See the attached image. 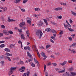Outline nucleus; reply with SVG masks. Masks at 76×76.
<instances>
[{"mask_svg":"<svg viewBox=\"0 0 76 76\" xmlns=\"http://www.w3.org/2000/svg\"><path fill=\"white\" fill-rule=\"evenodd\" d=\"M36 34L37 35V36H39V39H41V38L43 34H42V31H41V30H37Z\"/></svg>","mask_w":76,"mask_h":76,"instance_id":"obj_1","label":"nucleus"},{"mask_svg":"<svg viewBox=\"0 0 76 76\" xmlns=\"http://www.w3.org/2000/svg\"><path fill=\"white\" fill-rule=\"evenodd\" d=\"M3 32L6 35H9V31L7 30H4L3 31Z\"/></svg>","mask_w":76,"mask_h":76,"instance_id":"obj_2","label":"nucleus"},{"mask_svg":"<svg viewBox=\"0 0 76 76\" xmlns=\"http://www.w3.org/2000/svg\"><path fill=\"white\" fill-rule=\"evenodd\" d=\"M26 19L27 20V23H29V25H31V21H30V20H31V18H27Z\"/></svg>","mask_w":76,"mask_h":76,"instance_id":"obj_3","label":"nucleus"},{"mask_svg":"<svg viewBox=\"0 0 76 76\" xmlns=\"http://www.w3.org/2000/svg\"><path fill=\"white\" fill-rule=\"evenodd\" d=\"M40 54L41 55H42V56L44 57V58H43V60H45V59H46V58H47V56H45V53H44L42 52Z\"/></svg>","mask_w":76,"mask_h":76,"instance_id":"obj_4","label":"nucleus"},{"mask_svg":"<svg viewBox=\"0 0 76 76\" xmlns=\"http://www.w3.org/2000/svg\"><path fill=\"white\" fill-rule=\"evenodd\" d=\"M33 47L35 48V50H36L37 51V55H38V56L40 58L41 57V56H40V55H39V52H38V51L37 50V48H36V46L35 45L33 46Z\"/></svg>","mask_w":76,"mask_h":76,"instance_id":"obj_5","label":"nucleus"},{"mask_svg":"<svg viewBox=\"0 0 76 76\" xmlns=\"http://www.w3.org/2000/svg\"><path fill=\"white\" fill-rule=\"evenodd\" d=\"M4 58L5 60H8L9 61H11V59L10 58V57H9L8 56H5L4 57Z\"/></svg>","mask_w":76,"mask_h":76,"instance_id":"obj_6","label":"nucleus"},{"mask_svg":"<svg viewBox=\"0 0 76 76\" xmlns=\"http://www.w3.org/2000/svg\"><path fill=\"white\" fill-rule=\"evenodd\" d=\"M25 22H23L20 23V27H22L23 26H24L25 25Z\"/></svg>","mask_w":76,"mask_h":76,"instance_id":"obj_7","label":"nucleus"},{"mask_svg":"<svg viewBox=\"0 0 76 76\" xmlns=\"http://www.w3.org/2000/svg\"><path fill=\"white\" fill-rule=\"evenodd\" d=\"M43 23L41 21H40L39 23H38V26H41L42 25Z\"/></svg>","mask_w":76,"mask_h":76,"instance_id":"obj_8","label":"nucleus"},{"mask_svg":"<svg viewBox=\"0 0 76 76\" xmlns=\"http://www.w3.org/2000/svg\"><path fill=\"white\" fill-rule=\"evenodd\" d=\"M10 48H14L15 47V45L14 44H10Z\"/></svg>","mask_w":76,"mask_h":76,"instance_id":"obj_9","label":"nucleus"},{"mask_svg":"<svg viewBox=\"0 0 76 76\" xmlns=\"http://www.w3.org/2000/svg\"><path fill=\"white\" fill-rule=\"evenodd\" d=\"M66 63H67V61H64V62L63 63L61 64L60 63L59 64V65H62V66H64L65 65V64H66Z\"/></svg>","mask_w":76,"mask_h":76,"instance_id":"obj_10","label":"nucleus"},{"mask_svg":"<svg viewBox=\"0 0 76 76\" xmlns=\"http://www.w3.org/2000/svg\"><path fill=\"white\" fill-rule=\"evenodd\" d=\"M27 55L28 56V57H30V58H32V55L30 54V53H29V52H27Z\"/></svg>","mask_w":76,"mask_h":76,"instance_id":"obj_11","label":"nucleus"},{"mask_svg":"<svg viewBox=\"0 0 76 76\" xmlns=\"http://www.w3.org/2000/svg\"><path fill=\"white\" fill-rule=\"evenodd\" d=\"M4 50L5 51H7V52H10V50L8 48H5Z\"/></svg>","mask_w":76,"mask_h":76,"instance_id":"obj_12","label":"nucleus"},{"mask_svg":"<svg viewBox=\"0 0 76 76\" xmlns=\"http://www.w3.org/2000/svg\"><path fill=\"white\" fill-rule=\"evenodd\" d=\"M34 10L35 11H36L37 12L38 11H39V10H41V9L40 8L38 7V8H34Z\"/></svg>","mask_w":76,"mask_h":76,"instance_id":"obj_13","label":"nucleus"},{"mask_svg":"<svg viewBox=\"0 0 76 76\" xmlns=\"http://www.w3.org/2000/svg\"><path fill=\"white\" fill-rule=\"evenodd\" d=\"M71 53H72L73 54H75V53H76V51L74 49H72V50L71 52Z\"/></svg>","mask_w":76,"mask_h":76,"instance_id":"obj_14","label":"nucleus"},{"mask_svg":"<svg viewBox=\"0 0 76 76\" xmlns=\"http://www.w3.org/2000/svg\"><path fill=\"white\" fill-rule=\"evenodd\" d=\"M45 30L47 32H50L51 31V29L50 28H47L45 29Z\"/></svg>","mask_w":76,"mask_h":76,"instance_id":"obj_15","label":"nucleus"},{"mask_svg":"<svg viewBox=\"0 0 76 76\" xmlns=\"http://www.w3.org/2000/svg\"><path fill=\"white\" fill-rule=\"evenodd\" d=\"M7 7H5L3 8V12H6L7 11Z\"/></svg>","mask_w":76,"mask_h":76,"instance_id":"obj_16","label":"nucleus"},{"mask_svg":"<svg viewBox=\"0 0 76 76\" xmlns=\"http://www.w3.org/2000/svg\"><path fill=\"white\" fill-rule=\"evenodd\" d=\"M26 33L27 37H29V30H27Z\"/></svg>","mask_w":76,"mask_h":76,"instance_id":"obj_17","label":"nucleus"},{"mask_svg":"<svg viewBox=\"0 0 76 76\" xmlns=\"http://www.w3.org/2000/svg\"><path fill=\"white\" fill-rule=\"evenodd\" d=\"M21 38L22 39H25V36L23 34H21Z\"/></svg>","mask_w":76,"mask_h":76,"instance_id":"obj_18","label":"nucleus"},{"mask_svg":"<svg viewBox=\"0 0 76 76\" xmlns=\"http://www.w3.org/2000/svg\"><path fill=\"white\" fill-rule=\"evenodd\" d=\"M73 67H70L68 69V71H70V72H72V71H73Z\"/></svg>","mask_w":76,"mask_h":76,"instance_id":"obj_19","label":"nucleus"},{"mask_svg":"<svg viewBox=\"0 0 76 76\" xmlns=\"http://www.w3.org/2000/svg\"><path fill=\"white\" fill-rule=\"evenodd\" d=\"M68 29L69 31H71V32H73L74 31V30L73 29L70 28L69 27L68 28Z\"/></svg>","mask_w":76,"mask_h":76,"instance_id":"obj_20","label":"nucleus"},{"mask_svg":"<svg viewBox=\"0 0 76 76\" xmlns=\"http://www.w3.org/2000/svg\"><path fill=\"white\" fill-rule=\"evenodd\" d=\"M64 76H69V73L66 72V74H64Z\"/></svg>","mask_w":76,"mask_h":76,"instance_id":"obj_21","label":"nucleus"},{"mask_svg":"<svg viewBox=\"0 0 76 76\" xmlns=\"http://www.w3.org/2000/svg\"><path fill=\"white\" fill-rule=\"evenodd\" d=\"M32 60H33V58H31V59L27 60H26V63H28V62H30V61H32Z\"/></svg>","mask_w":76,"mask_h":76,"instance_id":"obj_22","label":"nucleus"},{"mask_svg":"<svg viewBox=\"0 0 76 76\" xmlns=\"http://www.w3.org/2000/svg\"><path fill=\"white\" fill-rule=\"evenodd\" d=\"M13 73V71H11V70H10V71L8 73V74L9 75H12Z\"/></svg>","mask_w":76,"mask_h":76,"instance_id":"obj_23","label":"nucleus"},{"mask_svg":"<svg viewBox=\"0 0 76 76\" xmlns=\"http://www.w3.org/2000/svg\"><path fill=\"white\" fill-rule=\"evenodd\" d=\"M16 69V67H11L10 68V70L11 71H13V70H15Z\"/></svg>","mask_w":76,"mask_h":76,"instance_id":"obj_24","label":"nucleus"},{"mask_svg":"<svg viewBox=\"0 0 76 76\" xmlns=\"http://www.w3.org/2000/svg\"><path fill=\"white\" fill-rule=\"evenodd\" d=\"M44 22L45 23L46 25H48V22H47V20L46 19H43Z\"/></svg>","mask_w":76,"mask_h":76,"instance_id":"obj_25","label":"nucleus"},{"mask_svg":"<svg viewBox=\"0 0 76 76\" xmlns=\"http://www.w3.org/2000/svg\"><path fill=\"white\" fill-rule=\"evenodd\" d=\"M71 12L73 16H76V13L75 12L72 11H71Z\"/></svg>","mask_w":76,"mask_h":76,"instance_id":"obj_26","label":"nucleus"},{"mask_svg":"<svg viewBox=\"0 0 76 76\" xmlns=\"http://www.w3.org/2000/svg\"><path fill=\"white\" fill-rule=\"evenodd\" d=\"M20 0H16L14 1V3L17 4V3H19L20 2Z\"/></svg>","mask_w":76,"mask_h":76,"instance_id":"obj_27","label":"nucleus"},{"mask_svg":"<svg viewBox=\"0 0 76 76\" xmlns=\"http://www.w3.org/2000/svg\"><path fill=\"white\" fill-rule=\"evenodd\" d=\"M7 20L9 22H12V19H10V17L8 18Z\"/></svg>","mask_w":76,"mask_h":76,"instance_id":"obj_28","label":"nucleus"},{"mask_svg":"<svg viewBox=\"0 0 76 76\" xmlns=\"http://www.w3.org/2000/svg\"><path fill=\"white\" fill-rule=\"evenodd\" d=\"M50 47H51V45H48L46 46V49L49 48Z\"/></svg>","mask_w":76,"mask_h":76,"instance_id":"obj_29","label":"nucleus"},{"mask_svg":"<svg viewBox=\"0 0 76 76\" xmlns=\"http://www.w3.org/2000/svg\"><path fill=\"white\" fill-rule=\"evenodd\" d=\"M71 73L72 76H75V75H76V72H71Z\"/></svg>","mask_w":76,"mask_h":76,"instance_id":"obj_30","label":"nucleus"},{"mask_svg":"<svg viewBox=\"0 0 76 76\" xmlns=\"http://www.w3.org/2000/svg\"><path fill=\"white\" fill-rule=\"evenodd\" d=\"M76 46V43H73L72 45H71V47H75Z\"/></svg>","mask_w":76,"mask_h":76,"instance_id":"obj_31","label":"nucleus"},{"mask_svg":"<svg viewBox=\"0 0 76 76\" xmlns=\"http://www.w3.org/2000/svg\"><path fill=\"white\" fill-rule=\"evenodd\" d=\"M19 71H20V72H23L25 71V70L23 69H22V68H20L19 69Z\"/></svg>","mask_w":76,"mask_h":76,"instance_id":"obj_32","label":"nucleus"},{"mask_svg":"<svg viewBox=\"0 0 76 76\" xmlns=\"http://www.w3.org/2000/svg\"><path fill=\"white\" fill-rule=\"evenodd\" d=\"M27 1H28V0H24L23 1V4H25V3H26Z\"/></svg>","mask_w":76,"mask_h":76,"instance_id":"obj_33","label":"nucleus"},{"mask_svg":"<svg viewBox=\"0 0 76 76\" xmlns=\"http://www.w3.org/2000/svg\"><path fill=\"white\" fill-rule=\"evenodd\" d=\"M51 31L52 33H54L55 34L56 33H57L56 31H55L54 30H52Z\"/></svg>","mask_w":76,"mask_h":76,"instance_id":"obj_34","label":"nucleus"},{"mask_svg":"<svg viewBox=\"0 0 76 76\" xmlns=\"http://www.w3.org/2000/svg\"><path fill=\"white\" fill-rule=\"evenodd\" d=\"M64 27L66 29H67V28H68L67 26L65 24H64Z\"/></svg>","mask_w":76,"mask_h":76,"instance_id":"obj_35","label":"nucleus"},{"mask_svg":"<svg viewBox=\"0 0 76 76\" xmlns=\"http://www.w3.org/2000/svg\"><path fill=\"white\" fill-rule=\"evenodd\" d=\"M63 34V31H61L58 35H62Z\"/></svg>","mask_w":76,"mask_h":76,"instance_id":"obj_36","label":"nucleus"},{"mask_svg":"<svg viewBox=\"0 0 76 76\" xmlns=\"http://www.w3.org/2000/svg\"><path fill=\"white\" fill-rule=\"evenodd\" d=\"M4 47V44L1 45L0 46V47H1V48H3Z\"/></svg>","mask_w":76,"mask_h":76,"instance_id":"obj_37","label":"nucleus"},{"mask_svg":"<svg viewBox=\"0 0 76 76\" xmlns=\"http://www.w3.org/2000/svg\"><path fill=\"white\" fill-rule=\"evenodd\" d=\"M8 33H9V34H13L12 31H8Z\"/></svg>","mask_w":76,"mask_h":76,"instance_id":"obj_38","label":"nucleus"},{"mask_svg":"<svg viewBox=\"0 0 76 76\" xmlns=\"http://www.w3.org/2000/svg\"><path fill=\"white\" fill-rule=\"evenodd\" d=\"M44 71L45 72V70L46 69V65L44 64Z\"/></svg>","mask_w":76,"mask_h":76,"instance_id":"obj_39","label":"nucleus"},{"mask_svg":"<svg viewBox=\"0 0 76 76\" xmlns=\"http://www.w3.org/2000/svg\"><path fill=\"white\" fill-rule=\"evenodd\" d=\"M20 64H23L24 63H23V62L22 61H20Z\"/></svg>","mask_w":76,"mask_h":76,"instance_id":"obj_40","label":"nucleus"},{"mask_svg":"<svg viewBox=\"0 0 76 76\" xmlns=\"http://www.w3.org/2000/svg\"><path fill=\"white\" fill-rule=\"evenodd\" d=\"M39 48H40V49L42 48L43 49H44V50H45V49L44 48V47H43V46H40L39 47Z\"/></svg>","mask_w":76,"mask_h":76,"instance_id":"obj_41","label":"nucleus"},{"mask_svg":"<svg viewBox=\"0 0 76 76\" xmlns=\"http://www.w3.org/2000/svg\"><path fill=\"white\" fill-rule=\"evenodd\" d=\"M4 57V56L3 55H2L0 57V59H3V58Z\"/></svg>","mask_w":76,"mask_h":76,"instance_id":"obj_42","label":"nucleus"},{"mask_svg":"<svg viewBox=\"0 0 76 76\" xmlns=\"http://www.w3.org/2000/svg\"><path fill=\"white\" fill-rule=\"evenodd\" d=\"M69 38L70 41H72V37H69Z\"/></svg>","mask_w":76,"mask_h":76,"instance_id":"obj_43","label":"nucleus"},{"mask_svg":"<svg viewBox=\"0 0 76 76\" xmlns=\"http://www.w3.org/2000/svg\"><path fill=\"white\" fill-rule=\"evenodd\" d=\"M36 63L38 67H39V63L38 62V61H37Z\"/></svg>","mask_w":76,"mask_h":76,"instance_id":"obj_44","label":"nucleus"},{"mask_svg":"<svg viewBox=\"0 0 76 76\" xmlns=\"http://www.w3.org/2000/svg\"><path fill=\"white\" fill-rule=\"evenodd\" d=\"M62 18V16L60 15L58 17V19H61Z\"/></svg>","mask_w":76,"mask_h":76,"instance_id":"obj_45","label":"nucleus"},{"mask_svg":"<svg viewBox=\"0 0 76 76\" xmlns=\"http://www.w3.org/2000/svg\"><path fill=\"white\" fill-rule=\"evenodd\" d=\"M67 25L68 26H69V27L71 28V25H70V24H69V23H68V22H67Z\"/></svg>","mask_w":76,"mask_h":76,"instance_id":"obj_46","label":"nucleus"},{"mask_svg":"<svg viewBox=\"0 0 76 76\" xmlns=\"http://www.w3.org/2000/svg\"><path fill=\"white\" fill-rule=\"evenodd\" d=\"M50 57L51 58H55V57H54V56L53 55H52L50 56Z\"/></svg>","mask_w":76,"mask_h":76,"instance_id":"obj_47","label":"nucleus"},{"mask_svg":"<svg viewBox=\"0 0 76 76\" xmlns=\"http://www.w3.org/2000/svg\"><path fill=\"white\" fill-rule=\"evenodd\" d=\"M1 63L2 65H4V61H2L1 62Z\"/></svg>","mask_w":76,"mask_h":76,"instance_id":"obj_48","label":"nucleus"},{"mask_svg":"<svg viewBox=\"0 0 76 76\" xmlns=\"http://www.w3.org/2000/svg\"><path fill=\"white\" fill-rule=\"evenodd\" d=\"M27 76H29V72L28 71L27 72Z\"/></svg>","mask_w":76,"mask_h":76,"instance_id":"obj_49","label":"nucleus"},{"mask_svg":"<svg viewBox=\"0 0 76 76\" xmlns=\"http://www.w3.org/2000/svg\"><path fill=\"white\" fill-rule=\"evenodd\" d=\"M1 27L2 28H5V26L4 25H2L1 26Z\"/></svg>","mask_w":76,"mask_h":76,"instance_id":"obj_50","label":"nucleus"},{"mask_svg":"<svg viewBox=\"0 0 76 76\" xmlns=\"http://www.w3.org/2000/svg\"><path fill=\"white\" fill-rule=\"evenodd\" d=\"M31 66H32V67H35V64L32 63V64H31Z\"/></svg>","mask_w":76,"mask_h":76,"instance_id":"obj_51","label":"nucleus"},{"mask_svg":"<svg viewBox=\"0 0 76 76\" xmlns=\"http://www.w3.org/2000/svg\"><path fill=\"white\" fill-rule=\"evenodd\" d=\"M5 42V41H0V44H1V43H4Z\"/></svg>","mask_w":76,"mask_h":76,"instance_id":"obj_52","label":"nucleus"},{"mask_svg":"<svg viewBox=\"0 0 76 76\" xmlns=\"http://www.w3.org/2000/svg\"><path fill=\"white\" fill-rule=\"evenodd\" d=\"M21 11H22L23 12H25V10L24 9H21Z\"/></svg>","mask_w":76,"mask_h":76,"instance_id":"obj_53","label":"nucleus"},{"mask_svg":"<svg viewBox=\"0 0 76 76\" xmlns=\"http://www.w3.org/2000/svg\"><path fill=\"white\" fill-rule=\"evenodd\" d=\"M1 20L2 21H4V18L3 17H2Z\"/></svg>","mask_w":76,"mask_h":76,"instance_id":"obj_54","label":"nucleus"},{"mask_svg":"<svg viewBox=\"0 0 76 76\" xmlns=\"http://www.w3.org/2000/svg\"><path fill=\"white\" fill-rule=\"evenodd\" d=\"M69 63H72V60H70L68 61Z\"/></svg>","mask_w":76,"mask_h":76,"instance_id":"obj_55","label":"nucleus"},{"mask_svg":"<svg viewBox=\"0 0 76 76\" xmlns=\"http://www.w3.org/2000/svg\"><path fill=\"white\" fill-rule=\"evenodd\" d=\"M65 71H66V69H64V70H61L62 73H64V72H65Z\"/></svg>","mask_w":76,"mask_h":76,"instance_id":"obj_56","label":"nucleus"},{"mask_svg":"<svg viewBox=\"0 0 76 76\" xmlns=\"http://www.w3.org/2000/svg\"><path fill=\"white\" fill-rule=\"evenodd\" d=\"M75 34H73L71 35V36H72V38H74V37H75Z\"/></svg>","mask_w":76,"mask_h":76,"instance_id":"obj_57","label":"nucleus"},{"mask_svg":"<svg viewBox=\"0 0 76 76\" xmlns=\"http://www.w3.org/2000/svg\"><path fill=\"white\" fill-rule=\"evenodd\" d=\"M9 53L7 52H6V54L7 56H9Z\"/></svg>","mask_w":76,"mask_h":76,"instance_id":"obj_58","label":"nucleus"},{"mask_svg":"<svg viewBox=\"0 0 76 76\" xmlns=\"http://www.w3.org/2000/svg\"><path fill=\"white\" fill-rule=\"evenodd\" d=\"M18 43L19 44H22V41H21L20 40H19L18 41Z\"/></svg>","mask_w":76,"mask_h":76,"instance_id":"obj_59","label":"nucleus"},{"mask_svg":"<svg viewBox=\"0 0 76 76\" xmlns=\"http://www.w3.org/2000/svg\"><path fill=\"white\" fill-rule=\"evenodd\" d=\"M3 33H0V37H3Z\"/></svg>","mask_w":76,"mask_h":76,"instance_id":"obj_60","label":"nucleus"},{"mask_svg":"<svg viewBox=\"0 0 76 76\" xmlns=\"http://www.w3.org/2000/svg\"><path fill=\"white\" fill-rule=\"evenodd\" d=\"M69 21L71 23H73V21H72L71 19L69 20Z\"/></svg>","mask_w":76,"mask_h":76,"instance_id":"obj_61","label":"nucleus"},{"mask_svg":"<svg viewBox=\"0 0 76 76\" xmlns=\"http://www.w3.org/2000/svg\"><path fill=\"white\" fill-rule=\"evenodd\" d=\"M21 68L23 69V70H24L25 69V68L24 66L22 67Z\"/></svg>","mask_w":76,"mask_h":76,"instance_id":"obj_62","label":"nucleus"},{"mask_svg":"<svg viewBox=\"0 0 76 76\" xmlns=\"http://www.w3.org/2000/svg\"><path fill=\"white\" fill-rule=\"evenodd\" d=\"M18 31L19 32H22V29H20Z\"/></svg>","mask_w":76,"mask_h":76,"instance_id":"obj_63","label":"nucleus"},{"mask_svg":"<svg viewBox=\"0 0 76 76\" xmlns=\"http://www.w3.org/2000/svg\"><path fill=\"white\" fill-rule=\"evenodd\" d=\"M23 76H26V73H24Z\"/></svg>","mask_w":76,"mask_h":76,"instance_id":"obj_64","label":"nucleus"}]
</instances>
